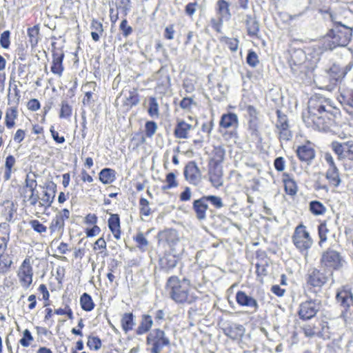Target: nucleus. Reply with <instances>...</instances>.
<instances>
[{
    "label": "nucleus",
    "instance_id": "f257e3e1",
    "mask_svg": "<svg viewBox=\"0 0 353 353\" xmlns=\"http://www.w3.org/2000/svg\"><path fill=\"white\" fill-rule=\"evenodd\" d=\"M319 11L327 14L333 22V26L325 37L303 49L290 48L288 51V63L293 76L305 83H310L313 80L314 70L324 52L337 47H345L352 38V29L341 22L334 21L330 9H320Z\"/></svg>",
    "mask_w": 353,
    "mask_h": 353
},
{
    "label": "nucleus",
    "instance_id": "f03ea898",
    "mask_svg": "<svg viewBox=\"0 0 353 353\" xmlns=\"http://www.w3.org/2000/svg\"><path fill=\"white\" fill-rule=\"evenodd\" d=\"M307 108L309 119L313 123L314 129L327 132L334 125L339 110L332 105L329 99L316 94L309 99Z\"/></svg>",
    "mask_w": 353,
    "mask_h": 353
},
{
    "label": "nucleus",
    "instance_id": "7ed1b4c3",
    "mask_svg": "<svg viewBox=\"0 0 353 353\" xmlns=\"http://www.w3.org/2000/svg\"><path fill=\"white\" fill-rule=\"evenodd\" d=\"M190 281L187 278L180 280L176 276L168 278L165 288L170 298L176 303H192L195 299L189 294Z\"/></svg>",
    "mask_w": 353,
    "mask_h": 353
},
{
    "label": "nucleus",
    "instance_id": "20e7f679",
    "mask_svg": "<svg viewBox=\"0 0 353 353\" xmlns=\"http://www.w3.org/2000/svg\"><path fill=\"white\" fill-rule=\"evenodd\" d=\"M300 332L304 334L305 338L317 337L326 341L330 338L329 323L323 319H316L300 325Z\"/></svg>",
    "mask_w": 353,
    "mask_h": 353
},
{
    "label": "nucleus",
    "instance_id": "39448f33",
    "mask_svg": "<svg viewBox=\"0 0 353 353\" xmlns=\"http://www.w3.org/2000/svg\"><path fill=\"white\" fill-rule=\"evenodd\" d=\"M145 344L150 353H161L165 347H170V340L163 330L154 328L148 334Z\"/></svg>",
    "mask_w": 353,
    "mask_h": 353
},
{
    "label": "nucleus",
    "instance_id": "423d86ee",
    "mask_svg": "<svg viewBox=\"0 0 353 353\" xmlns=\"http://www.w3.org/2000/svg\"><path fill=\"white\" fill-rule=\"evenodd\" d=\"M319 263L321 268L332 273L341 270L347 263L341 252L330 247L322 252Z\"/></svg>",
    "mask_w": 353,
    "mask_h": 353
},
{
    "label": "nucleus",
    "instance_id": "0eeeda50",
    "mask_svg": "<svg viewBox=\"0 0 353 353\" xmlns=\"http://www.w3.org/2000/svg\"><path fill=\"white\" fill-rule=\"evenodd\" d=\"M331 148L337 156V159L342 162L345 170L353 168V141L343 143L334 141L331 143Z\"/></svg>",
    "mask_w": 353,
    "mask_h": 353
},
{
    "label": "nucleus",
    "instance_id": "6e6552de",
    "mask_svg": "<svg viewBox=\"0 0 353 353\" xmlns=\"http://www.w3.org/2000/svg\"><path fill=\"white\" fill-rule=\"evenodd\" d=\"M292 239L296 248L302 254L307 253L313 243L306 227L303 224H299L295 228Z\"/></svg>",
    "mask_w": 353,
    "mask_h": 353
},
{
    "label": "nucleus",
    "instance_id": "1a4fd4ad",
    "mask_svg": "<svg viewBox=\"0 0 353 353\" xmlns=\"http://www.w3.org/2000/svg\"><path fill=\"white\" fill-rule=\"evenodd\" d=\"M353 62L350 61L346 65H341L339 63H333L326 70L327 77L330 84L333 86L341 83L347 74L352 70Z\"/></svg>",
    "mask_w": 353,
    "mask_h": 353
},
{
    "label": "nucleus",
    "instance_id": "9d476101",
    "mask_svg": "<svg viewBox=\"0 0 353 353\" xmlns=\"http://www.w3.org/2000/svg\"><path fill=\"white\" fill-rule=\"evenodd\" d=\"M321 306V301L317 299H310L301 303L298 311L299 319L304 321L310 320L315 316Z\"/></svg>",
    "mask_w": 353,
    "mask_h": 353
},
{
    "label": "nucleus",
    "instance_id": "9b49d317",
    "mask_svg": "<svg viewBox=\"0 0 353 353\" xmlns=\"http://www.w3.org/2000/svg\"><path fill=\"white\" fill-rule=\"evenodd\" d=\"M327 280L325 274L316 268L309 270L305 275V283L310 290L312 288L321 289L327 282Z\"/></svg>",
    "mask_w": 353,
    "mask_h": 353
},
{
    "label": "nucleus",
    "instance_id": "f8f14e48",
    "mask_svg": "<svg viewBox=\"0 0 353 353\" xmlns=\"http://www.w3.org/2000/svg\"><path fill=\"white\" fill-rule=\"evenodd\" d=\"M208 174L209 181L216 189H219L223 185V166L216 163H208Z\"/></svg>",
    "mask_w": 353,
    "mask_h": 353
},
{
    "label": "nucleus",
    "instance_id": "ddd939ff",
    "mask_svg": "<svg viewBox=\"0 0 353 353\" xmlns=\"http://www.w3.org/2000/svg\"><path fill=\"white\" fill-rule=\"evenodd\" d=\"M157 237L159 245H168L169 247L174 246L179 241L178 232L172 228L159 231Z\"/></svg>",
    "mask_w": 353,
    "mask_h": 353
},
{
    "label": "nucleus",
    "instance_id": "4468645a",
    "mask_svg": "<svg viewBox=\"0 0 353 353\" xmlns=\"http://www.w3.org/2000/svg\"><path fill=\"white\" fill-rule=\"evenodd\" d=\"M180 257L178 254L165 252L159 259V265L161 271L170 272L176 265Z\"/></svg>",
    "mask_w": 353,
    "mask_h": 353
},
{
    "label": "nucleus",
    "instance_id": "2eb2a0df",
    "mask_svg": "<svg viewBox=\"0 0 353 353\" xmlns=\"http://www.w3.org/2000/svg\"><path fill=\"white\" fill-rule=\"evenodd\" d=\"M43 188L46 189V191L44 192L43 196L41 199L43 203L40 202L39 203V206H43L44 209L47 210L51 207L52 203L54 200L57 186L54 181H49L45 183Z\"/></svg>",
    "mask_w": 353,
    "mask_h": 353
},
{
    "label": "nucleus",
    "instance_id": "dca6fc26",
    "mask_svg": "<svg viewBox=\"0 0 353 353\" xmlns=\"http://www.w3.org/2000/svg\"><path fill=\"white\" fill-rule=\"evenodd\" d=\"M183 175L191 184H196L201 176V171L194 161H188L184 167Z\"/></svg>",
    "mask_w": 353,
    "mask_h": 353
},
{
    "label": "nucleus",
    "instance_id": "f3484780",
    "mask_svg": "<svg viewBox=\"0 0 353 353\" xmlns=\"http://www.w3.org/2000/svg\"><path fill=\"white\" fill-rule=\"evenodd\" d=\"M32 268L30 264V260L26 259L20 268L19 276L23 287L27 288L30 286L32 281Z\"/></svg>",
    "mask_w": 353,
    "mask_h": 353
},
{
    "label": "nucleus",
    "instance_id": "a211bd4d",
    "mask_svg": "<svg viewBox=\"0 0 353 353\" xmlns=\"http://www.w3.org/2000/svg\"><path fill=\"white\" fill-rule=\"evenodd\" d=\"M235 299L237 304L241 307H246L253 309L254 312H256L259 310V305L257 303V301L254 298L247 294L244 291H237L236 293Z\"/></svg>",
    "mask_w": 353,
    "mask_h": 353
},
{
    "label": "nucleus",
    "instance_id": "6ab92c4d",
    "mask_svg": "<svg viewBox=\"0 0 353 353\" xmlns=\"http://www.w3.org/2000/svg\"><path fill=\"white\" fill-rule=\"evenodd\" d=\"M223 333L232 340L241 339L245 332L243 325L237 323H229L223 328Z\"/></svg>",
    "mask_w": 353,
    "mask_h": 353
},
{
    "label": "nucleus",
    "instance_id": "aec40b11",
    "mask_svg": "<svg viewBox=\"0 0 353 353\" xmlns=\"http://www.w3.org/2000/svg\"><path fill=\"white\" fill-rule=\"evenodd\" d=\"M208 209V205L203 196L194 200L192 203V210L195 213L196 218L200 221L206 219V212Z\"/></svg>",
    "mask_w": 353,
    "mask_h": 353
},
{
    "label": "nucleus",
    "instance_id": "412c9836",
    "mask_svg": "<svg viewBox=\"0 0 353 353\" xmlns=\"http://www.w3.org/2000/svg\"><path fill=\"white\" fill-rule=\"evenodd\" d=\"M337 99L342 107L353 108V89L349 88H340Z\"/></svg>",
    "mask_w": 353,
    "mask_h": 353
},
{
    "label": "nucleus",
    "instance_id": "4be33fe9",
    "mask_svg": "<svg viewBox=\"0 0 353 353\" xmlns=\"http://www.w3.org/2000/svg\"><path fill=\"white\" fill-rule=\"evenodd\" d=\"M153 320L152 316L143 314L141 316V321L137 328L135 330L137 335H143L149 333L152 330Z\"/></svg>",
    "mask_w": 353,
    "mask_h": 353
},
{
    "label": "nucleus",
    "instance_id": "5701e85b",
    "mask_svg": "<svg viewBox=\"0 0 353 353\" xmlns=\"http://www.w3.org/2000/svg\"><path fill=\"white\" fill-rule=\"evenodd\" d=\"M256 256L259 261L255 265L256 274L257 276H265L268 274L267 268L269 265L268 261L265 259V252L257 250L256 252Z\"/></svg>",
    "mask_w": 353,
    "mask_h": 353
},
{
    "label": "nucleus",
    "instance_id": "b1692460",
    "mask_svg": "<svg viewBox=\"0 0 353 353\" xmlns=\"http://www.w3.org/2000/svg\"><path fill=\"white\" fill-rule=\"evenodd\" d=\"M25 182V187L29 188L31 192V195L29 197L30 205L34 206L39 199L38 191L37 190V182L34 179H30L29 174L26 175Z\"/></svg>",
    "mask_w": 353,
    "mask_h": 353
},
{
    "label": "nucleus",
    "instance_id": "393cba45",
    "mask_svg": "<svg viewBox=\"0 0 353 353\" xmlns=\"http://www.w3.org/2000/svg\"><path fill=\"white\" fill-rule=\"evenodd\" d=\"M108 228L116 239L121 237V221L118 214H110L108 221Z\"/></svg>",
    "mask_w": 353,
    "mask_h": 353
},
{
    "label": "nucleus",
    "instance_id": "a878e982",
    "mask_svg": "<svg viewBox=\"0 0 353 353\" xmlns=\"http://www.w3.org/2000/svg\"><path fill=\"white\" fill-rule=\"evenodd\" d=\"M140 101V95L136 89L130 90L128 95L125 97V100L123 102L122 106L123 110L128 112L134 106H136Z\"/></svg>",
    "mask_w": 353,
    "mask_h": 353
},
{
    "label": "nucleus",
    "instance_id": "bb28decb",
    "mask_svg": "<svg viewBox=\"0 0 353 353\" xmlns=\"http://www.w3.org/2000/svg\"><path fill=\"white\" fill-rule=\"evenodd\" d=\"M282 181L284 184L285 192L287 194L294 196L296 194L298 186L290 174L283 172L282 174Z\"/></svg>",
    "mask_w": 353,
    "mask_h": 353
},
{
    "label": "nucleus",
    "instance_id": "cd10ccee",
    "mask_svg": "<svg viewBox=\"0 0 353 353\" xmlns=\"http://www.w3.org/2000/svg\"><path fill=\"white\" fill-rule=\"evenodd\" d=\"M296 154L300 161L308 162L314 158L315 151L310 146L303 145L298 147Z\"/></svg>",
    "mask_w": 353,
    "mask_h": 353
},
{
    "label": "nucleus",
    "instance_id": "c85d7f7f",
    "mask_svg": "<svg viewBox=\"0 0 353 353\" xmlns=\"http://www.w3.org/2000/svg\"><path fill=\"white\" fill-rule=\"evenodd\" d=\"M238 117L235 113L229 112L223 114L219 121V127L223 128H229L234 127L235 128L238 126Z\"/></svg>",
    "mask_w": 353,
    "mask_h": 353
},
{
    "label": "nucleus",
    "instance_id": "c756f323",
    "mask_svg": "<svg viewBox=\"0 0 353 353\" xmlns=\"http://www.w3.org/2000/svg\"><path fill=\"white\" fill-rule=\"evenodd\" d=\"M216 11L221 20L227 21L230 19L231 14L229 10V3L225 0L217 1Z\"/></svg>",
    "mask_w": 353,
    "mask_h": 353
},
{
    "label": "nucleus",
    "instance_id": "7c9ffc66",
    "mask_svg": "<svg viewBox=\"0 0 353 353\" xmlns=\"http://www.w3.org/2000/svg\"><path fill=\"white\" fill-rule=\"evenodd\" d=\"M212 154V157L209 159L208 163L222 165L225 157V150L223 147L221 145H213Z\"/></svg>",
    "mask_w": 353,
    "mask_h": 353
},
{
    "label": "nucleus",
    "instance_id": "2f4dec72",
    "mask_svg": "<svg viewBox=\"0 0 353 353\" xmlns=\"http://www.w3.org/2000/svg\"><path fill=\"white\" fill-rule=\"evenodd\" d=\"M248 35L250 37H258L259 32V21L252 18L250 15H247L245 21Z\"/></svg>",
    "mask_w": 353,
    "mask_h": 353
},
{
    "label": "nucleus",
    "instance_id": "473e14b6",
    "mask_svg": "<svg viewBox=\"0 0 353 353\" xmlns=\"http://www.w3.org/2000/svg\"><path fill=\"white\" fill-rule=\"evenodd\" d=\"M99 178L103 184L112 183L116 179V171L109 168H103L99 173Z\"/></svg>",
    "mask_w": 353,
    "mask_h": 353
},
{
    "label": "nucleus",
    "instance_id": "72a5a7b5",
    "mask_svg": "<svg viewBox=\"0 0 353 353\" xmlns=\"http://www.w3.org/2000/svg\"><path fill=\"white\" fill-rule=\"evenodd\" d=\"M121 325L125 333L132 330L134 326V316L130 313H124L121 319Z\"/></svg>",
    "mask_w": 353,
    "mask_h": 353
},
{
    "label": "nucleus",
    "instance_id": "f704fd0d",
    "mask_svg": "<svg viewBox=\"0 0 353 353\" xmlns=\"http://www.w3.org/2000/svg\"><path fill=\"white\" fill-rule=\"evenodd\" d=\"M191 128V125L184 121L179 122L174 129V134L179 139L188 138V133Z\"/></svg>",
    "mask_w": 353,
    "mask_h": 353
},
{
    "label": "nucleus",
    "instance_id": "c9c22d12",
    "mask_svg": "<svg viewBox=\"0 0 353 353\" xmlns=\"http://www.w3.org/2000/svg\"><path fill=\"white\" fill-rule=\"evenodd\" d=\"M27 34L32 48L37 47L39 41V26L34 25L28 28Z\"/></svg>",
    "mask_w": 353,
    "mask_h": 353
},
{
    "label": "nucleus",
    "instance_id": "e433bc0d",
    "mask_svg": "<svg viewBox=\"0 0 353 353\" xmlns=\"http://www.w3.org/2000/svg\"><path fill=\"white\" fill-rule=\"evenodd\" d=\"M80 305L82 310L85 312H90L95 307L92 296L86 292H84L80 297Z\"/></svg>",
    "mask_w": 353,
    "mask_h": 353
},
{
    "label": "nucleus",
    "instance_id": "4c0bfd02",
    "mask_svg": "<svg viewBox=\"0 0 353 353\" xmlns=\"http://www.w3.org/2000/svg\"><path fill=\"white\" fill-rule=\"evenodd\" d=\"M325 177L329 181L330 183L334 187H338L341 183L337 168H329L326 172Z\"/></svg>",
    "mask_w": 353,
    "mask_h": 353
},
{
    "label": "nucleus",
    "instance_id": "58836bf2",
    "mask_svg": "<svg viewBox=\"0 0 353 353\" xmlns=\"http://www.w3.org/2000/svg\"><path fill=\"white\" fill-rule=\"evenodd\" d=\"M248 130L250 134L256 140L261 141V133L259 132V120H248Z\"/></svg>",
    "mask_w": 353,
    "mask_h": 353
},
{
    "label": "nucleus",
    "instance_id": "ea45409f",
    "mask_svg": "<svg viewBox=\"0 0 353 353\" xmlns=\"http://www.w3.org/2000/svg\"><path fill=\"white\" fill-rule=\"evenodd\" d=\"M90 28L92 30L91 32L92 39L94 41H98L100 39V35H101L103 32L102 23L97 19H93L90 25Z\"/></svg>",
    "mask_w": 353,
    "mask_h": 353
},
{
    "label": "nucleus",
    "instance_id": "a19ab883",
    "mask_svg": "<svg viewBox=\"0 0 353 353\" xmlns=\"http://www.w3.org/2000/svg\"><path fill=\"white\" fill-rule=\"evenodd\" d=\"M17 117V108L16 107L9 108L6 113V125L10 129L14 125V120Z\"/></svg>",
    "mask_w": 353,
    "mask_h": 353
},
{
    "label": "nucleus",
    "instance_id": "79ce46f5",
    "mask_svg": "<svg viewBox=\"0 0 353 353\" xmlns=\"http://www.w3.org/2000/svg\"><path fill=\"white\" fill-rule=\"evenodd\" d=\"M16 159L14 156L10 154L6 159L5 162V171L3 179L5 181H8L11 178L12 169L15 164Z\"/></svg>",
    "mask_w": 353,
    "mask_h": 353
},
{
    "label": "nucleus",
    "instance_id": "37998d69",
    "mask_svg": "<svg viewBox=\"0 0 353 353\" xmlns=\"http://www.w3.org/2000/svg\"><path fill=\"white\" fill-rule=\"evenodd\" d=\"M310 211L315 216L323 215L326 212V208L319 201L310 202Z\"/></svg>",
    "mask_w": 353,
    "mask_h": 353
},
{
    "label": "nucleus",
    "instance_id": "c03bdc74",
    "mask_svg": "<svg viewBox=\"0 0 353 353\" xmlns=\"http://www.w3.org/2000/svg\"><path fill=\"white\" fill-rule=\"evenodd\" d=\"M336 298L337 301L341 303V305L345 307H347L350 306V301H352V296L351 292L347 290H343L340 292H338Z\"/></svg>",
    "mask_w": 353,
    "mask_h": 353
},
{
    "label": "nucleus",
    "instance_id": "a18cd8bd",
    "mask_svg": "<svg viewBox=\"0 0 353 353\" xmlns=\"http://www.w3.org/2000/svg\"><path fill=\"white\" fill-rule=\"evenodd\" d=\"M65 223L63 221L62 218H59L57 214L52 219L49 229L50 234L54 233L57 230H63Z\"/></svg>",
    "mask_w": 353,
    "mask_h": 353
},
{
    "label": "nucleus",
    "instance_id": "49530a36",
    "mask_svg": "<svg viewBox=\"0 0 353 353\" xmlns=\"http://www.w3.org/2000/svg\"><path fill=\"white\" fill-rule=\"evenodd\" d=\"M5 206L6 220L8 222H13L14 214L17 212V208L12 201H6L3 203Z\"/></svg>",
    "mask_w": 353,
    "mask_h": 353
},
{
    "label": "nucleus",
    "instance_id": "de8ad7c7",
    "mask_svg": "<svg viewBox=\"0 0 353 353\" xmlns=\"http://www.w3.org/2000/svg\"><path fill=\"white\" fill-rule=\"evenodd\" d=\"M72 114V107L68 103L67 101L61 102V109L59 112L60 119H70Z\"/></svg>",
    "mask_w": 353,
    "mask_h": 353
},
{
    "label": "nucleus",
    "instance_id": "09e8293b",
    "mask_svg": "<svg viewBox=\"0 0 353 353\" xmlns=\"http://www.w3.org/2000/svg\"><path fill=\"white\" fill-rule=\"evenodd\" d=\"M165 182L167 184L161 186V190L165 191L178 186V182L176 180V175L174 172H170L166 175Z\"/></svg>",
    "mask_w": 353,
    "mask_h": 353
},
{
    "label": "nucleus",
    "instance_id": "8fccbe9b",
    "mask_svg": "<svg viewBox=\"0 0 353 353\" xmlns=\"http://www.w3.org/2000/svg\"><path fill=\"white\" fill-rule=\"evenodd\" d=\"M134 241L137 243V246L141 252H145L148 245V241L141 232H138L134 237Z\"/></svg>",
    "mask_w": 353,
    "mask_h": 353
},
{
    "label": "nucleus",
    "instance_id": "3c124183",
    "mask_svg": "<svg viewBox=\"0 0 353 353\" xmlns=\"http://www.w3.org/2000/svg\"><path fill=\"white\" fill-rule=\"evenodd\" d=\"M148 113L151 117H158L159 115V105L156 98L154 97H150L149 98V108Z\"/></svg>",
    "mask_w": 353,
    "mask_h": 353
},
{
    "label": "nucleus",
    "instance_id": "603ef678",
    "mask_svg": "<svg viewBox=\"0 0 353 353\" xmlns=\"http://www.w3.org/2000/svg\"><path fill=\"white\" fill-rule=\"evenodd\" d=\"M276 114L277 116V121L276 123V128L277 129L289 127L288 119L286 114L283 113L281 110L276 109Z\"/></svg>",
    "mask_w": 353,
    "mask_h": 353
},
{
    "label": "nucleus",
    "instance_id": "864d4df0",
    "mask_svg": "<svg viewBox=\"0 0 353 353\" xmlns=\"http://www.w3.org/2000/svg\"><path fill=\"white\" fill-rule=\"evenodd\" d=\"M328 229L327 228L326 222L323 221L320 223L318 226V234L319 236V245L320 247L322 246V244L327 241V233L328 232Z\"/></svg>",
    "mask_w": 353,
    "mask_h": 353
},
{
    "label": "nucleus",
    "instance_id": "5fc2aeb1",
    "mask_svg": "<svg viewBox=\"0 0 353 353\" xmlns=\"http://www.w3.org/2000/svg\"><path fill=\"white\" fill-rule=\"evenodd\" d=\"M101 340L97 336H89L88 338L87 345L91 350L97 351L101 347Z\"/></svg>",
    "mask_w": 353,
    "mask_h": 353
},
{
    "label": "nucleus",
    "instance_id": "6e6d98bb",
    "mask_svg": "<svg viewBox=\"0 0 353 353\" xmlns=\"http://www.w3.org/2000/svg\"><path fill=\"white\" fill-rule=\"evenodd\" d=\"M206 203H210L216 209H220L223 206V203L221 197L214 195L203 196Z\"/></svg>",
    "mask_w": 353,
    "mask_h": 353
},
{
    "label": "nucleus",
    "instance_id": "4d7b16f0",
    "mask_svg": "<svg viewBox=\"0 0 353 353\" xmlns=\"http://www.w3.org/2000/svg\"><path fill=\"white\" fill-rule=\"evenodd\" d=\"M128 20L123 19L119 26V30L121 32V35L124 38H127L133 32V29L131 26L128 25Z\"/></svg>",
    "mask_w": 353,
    "mask_h": 353
},
{
    "label": "nucleus",
    "instance_id": "13d9d810",
    "mask_svg": "<svg viewBox=\"0 0 353 353\" xmlns=\"http://www.w3.org/2000/svg\"><path fill=\"white\" fill-rule=\"evenodd\" d=\"M63 59H52V65L51 66V72L59 76H61L64 68L63 66Z\"/></svg>",
    "mask_w": 353,
    "mask_h": 353
},
{
    "label": "nucleus",
    "instance_id": "bf43d9fd",
    "mask_svg": "<svg viewBox=\"0 0 353 353\" xmlns=\"http://www.w3.org/2000/svg\"><path fill=\"white\" fill-rule=\"evenodd\" d=\"M246 62L247 63L252 67V68H254L257 65V64L259 63V57L256 54V53L252 50H250L248 51V53L247 54V57H246Z\"/></svg>",
    "mask_w": 353,
    "mask_h": 353
},
{
    "label": "nucleus",
    "instance_id": "052dcab7",
    "mask_svg": "<svg viewBox=\"0 0 353 353\" xmlns=\"http://www.w3.org/2000/svg\"><path fill=\"white\" fill-rule=\"evenodd\" d=\"M120 4L117 6V10H121L124 17H126L131 9L130 0H119Z\"/></svg>",
    "mask_w": 353,
    "mask_h": 353
},
{
    "label": "nucleus",
    "instance_id": "680f3d73",
    "mask_svg": "<svg viewBox=\"0 0 353 353\" xmlns=\"http://www.w3.org/2000/svg\"><path fill=\"white\" fill-rule=\"evenodd\" d=\"M0 44L3 48L8 49L10 46V32L5 30L1 34Z\"/></svg>",
    "mask_w": 353,
    "mask_h": 353
},
{
    "label": "nucleus",
    "instance_id": "e2e57ef3",
    "mask_svg": "<svg viewBox=\"0 0 353 353\" xmlns=\"http://www.w3.org/2000/svg\"><path fill=\"white\" fill-rule=\"evenodd\" d=\"M157 129V125L154 121H148L145 124V135L150 138L153 136Z\"/></svg>",
    "mask_w": 353,
    "mask_h": 353
},
{
    "label": "nucleus",
    "instance_id": "0e129e2a",
    "mask_svg": "<svg viewBox=\"0 0 353 353\" xmlns=\"http://www.w3.org/2000/svg\"><path fill=\"white\" fill-rule=\"evenodd\" d=\"M214 128V115L212 114L210 119L203 122L201 125V131L210 134Z\"/></svg>",
    "mask_w": 353,
    "mask_h": 353
},
{
    "label": "nucleus",
    "instance_id": "69168bd1",
    "mask_svg": "<svg viewBox=\"0 0 353 353\" xmlns=\"http://www.w3.org/2000/svg\"><path fill=\"white\" fill-rule=\"evenodd\" d=\"M33 341V337L30 331L28 329L23 332V337L20 339L19 343L23 347H28L30 342Z\"/></svg>",
    "mask_w": 353,
    "mask_h": 353
},
{
    "label": "nucleus",
    "instance_id": "338daca9",
    "mask_svg": "<svg viewBox=\"0 0 353 353\" xmlns=\"http://www.w3.org/2000/svg\"><path fill=\"white\" fill-rule=\"evenodd\" d=\"M31 228L38 233L45 232L47 230V227L40 223L38 220L34 219L30 221Z\"/></svg>",
    "mask_w": 353,
    "mask_h": 353
},
{
    "label": "nucleus",
    "instance_id": "774afa93",
    "mask_svg": "<svg viewBox=\"0 0 353 353\" xmlns=\"http://www.w3.org/2000/svg\"><path fill=\"white\" fill-rule=\"evenodd\" d=\"M27 49L28 46H24L23 44L21 43L18 46L17 48L16 49V55L18 57V59L21 61H25L27 57Z\"/></svg>",
    "mask_w": 353,
    "mask_h": 353
}]
</instances>
